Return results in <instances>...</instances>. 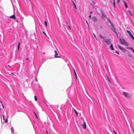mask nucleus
Masks as SVG:
<instances>
[{
    "mask_svg": "<svg viewBox=\"0 0 134 134\" xmlns=\"http://www.w3.org/2000/svg\"><path fill=\"white\" fill-rule=\"evenodd\" d=\"M99 36L100 38L103 40H102V42H105L108 45L110 44L111 43V39H105V37L101 34L99 35Z\"/></svg>",
    "mask_w": 134,
    "mask_h": 134,
    "instance_id": "f257e3e1",
    "label": "nucleus"
},
{
    "mask_svg": "<svg viewBox=\"0 0 134 134\" xmlns=\"http://www.w3.org/2000/svg\"><path fill=\"white\" fill-rule=\"evenodd\" d=\"M119 39L120 40V43L123 45H124L125 46H129V44L126 41L123 39H121L120 38Z\"/></svg>",
    "mask_w": 134,
    "mask_h": 134,
    "instance_id": "f03ea898",
    "label": "nucleus"
},
{
    "mask_svg": "<svg viewBox=\"0 0 134 134\" xmlns=\"http://www.w3.org/2000/svg\"><path fill=\"white\" fill-rule=\"evenodd\" d=\"M126 32L128 34L130 37L132 38V39L133 40L134 39V37L131 34V32L129 30H127Z\"/></svg>",
    "mask_w": 134,
    "mask_h": 134,
    "instance_id": "7ed1b4c3",
    "label": "nucleus"
},
{
    "mask_svg": "<svg viewBox=\"0 0 134 134\" xmlns=\"http://www.w3.org/2000/svg\"><path fill=\"white\" fill-rule=\"evenodd\" d=\"M123 94L125 96V97H129V98H130L131 97L129 96V93L125 92H123Z\"/></svg>",
    "mask_w": 134,
    "mask_h": 134,
    "instance_id": "20e7f679",
    "label": "nucleus"
},
{
    "mask_svg": "<svg viewBox=\"0 0 134 134\" xmlns=\"http://www.w3.org/2000/svg\"><path fill=\"white\" fill-rule=\"evenodd\" d=\"M118 47L123 52H125L126 51V50L125 48L122 47H121L119 45H118Z\"/></svg>",
    "mask_w": 134,
    "mask_h": 134,
    "instance_id": "39448f33",
    "label": "nucleus"
},
{
    "mask_svg": "<svg viewBox=\"0 0 134 134\" xmlns=\"http://www.w3.org/2000/svg\"><path fill=\"white\" fill-rule=\"evenodd\" d=\"M92 21L94 22H96L97 21V18L95 16H93L92 18Z\"/></svg>",
    "mask_w": 134,
    "mask_h": 134,
    "instance_id": "423d86ee",
    "label": "nucleus"
},
{
    "mask_svg": "<svg viewBox=\"0 0 134 134\" xmlns=\"http://www.w3.org/2000/svg\"><path fill=\"white\" fill-rule=\"evenodd\" d=\"M10 18L11 19H16V18L15 17V15L14 14H13V15L11 16H10Z\"/></svg>",
    "mask_w": 134,
    "mask_h": 134,
    "instance_id": "0eeeda50",
    "label": "nucleus"
},
{
    "mask_svg": "<svg viewBox=\"0 0 134 134\" xmlns=\"http://www.w3.org/2000/svg\"><path fill=\"white\" fill-rule=\"evenodd\" d=\"M110 48L112 50H114V49L113 48V45L112 43H111L110 44Z\"/></svg>",
    "mask_w": 134,
    "mask_h": 134,
    "instance_id": "6e6552de",
    "label": "nucleus"
},
{
    "mask_svg": "<svg viewBox=\"0 0 134 134\" xmlns=\"http://www.w3.org/2000/svg\"><path fill=\"white\" fill-rule=\"evenodd\" d=\"M123 2L125 5V8H127L128 6L126 2L124 0H123Z\"/></svg>",
    "mask_w": 134,
    "mask_h": 134,
    "instance_id": "1a4fd4ad",
    "label": "nucleus"
},
{
    "mask_svg": "<svg viewBox=\"0 0 134 134\" xmlns=\"http://www.w3.org/2000/svg\"><path fill=\"white\" fill-rule=\"evenodd\" d=\"M113 27V28L112 29V30L114 32H115L117 35H118V34L117 33L116 31H115L116 29H115L114 27Z\"/></svg>",
    "mask_w": 134,
    "mask_h": 134,
    "instance_id": "9d476101",
    "label": "nucleus"
},
{
    "mask_svg": "<svg viewBox=\"0 0 134 134\" xmlns=\"http://www.w3.org/2000/svg\"><path fill=\"white\" fill-rule=\"evenodd\" d=\"M74 71L75 75V77H76V80H77V74H76V72L75 71V69H74Z\"/></svg>",
    "mask_w": 134,
    "mask_h": 134,
    "instance_id": "9b49d317",
    "label": "nucleus"
},
{
    "mask_svg": "<svg viewBox=\"0 0 134 134\" xmlns=\"http://www.w3.org/2000/svg\"><path fill=\"white\" fill-rule=\"evenodd\" d=\"M102 14L103 18H106V15L105 14L103 13V12H102Z\"/></svg>",
    "mask_w": 134,
    "mask_h": 134,
    "instance_id": "f8f14e48",
    "label": "nucleus"
},
{
    "mask_svg": "<svg viewBox=\"0 0 134 134\" xmlns=\"http://www.w3.org/2000/svg\"><path fill=\"white\" fill-rule=\"evenodd\" d=\"M127 48L131 49L133 52L134 53V50L132 47H127Z\"/></svg>",
    "mask_w": 134,
    "mask_h": 134,
    "instance_id": "ddd939ff",
    "label": "nucleus"
},
{
    "mask_svg": "<svg viewBox=\"0 0 134 134\" xmlns=\"http://www.w3.org/2000/svg\"><path fill=\"white\" fill-rule=\"evenodd\" d=\"M54 52H55V55L54 56V57H56L57 56V55H58V53H57V51L55 50L54 51Z\"/></svg>",
    "mask_w": 134,
    "mask_h": 134,
    "instance_id": "4468645a",
    "label": "nucleus"
},
{
    "mask_svg": "<svg viewBox=\"0 0 134 134\" xmlns=\"http://www.w3.org/2000/svg\"><path fill=\"white\" fill-rule=\"evenodd\" d=\"M72 2L74 4V7H75V9H77V7H76V6L75 3L74 2V1H72Z\"/></svg>",
    "mask_w": 134,
    "mask_h": 134,
    "instance_id": "2eb2a0df",
    "label": "nucleus"
},
{
    "mask_svg": "<svg viewBox=\"0 0 134 134\" xmlns=\"http://www.w3.org/2000/svg\"><path fill=\"white\" fill-rule=\"evenodd\" d=\"M83 92L85 94V96L87 97V95L88 94H87V92L85 90V91H83Z\"/></svg>",
    "mask_w": 134,
    "mask_h": 134,
    "instance_id": "dca6fc26",
    "label": "nucleus"
},
{
    "mask_svg": "<svg viewBox=\"0 0 134 134\" xmlns=\"http://www.w3.org/2000/svg\"><path fill=\"white\" fill-rule=\"evenodd\" d=\"M74 110L75 114L77 116H78V112L77 111L75 110L74 108H73Z\"/></svg>",
    "mask_w": 134,
    "mask_h": 134,
    "instance_id": "f3484780",
    "label": "nucleus"
},
{
    "mask_svg": "<svg viewBox=\"0 0 134 134\" xmlns=\"http://www.w3.org/2000/svg\"><path fill=\"white\" fill-rule=\"evenodd\" d=\"M113 6H114V8H115V0H113Z\"/></svg>",
    "mask_w": 134,
    "mask_h": 134,
    "instance_id": "a211bd4d",
    "label": "nucleus"
},
{
    "mask_svg": "<svg viewBox=\"0 0 134 134\" xmlns=\"http://www.w3.org/2000/svg\"><path fill=\"white\" fill-rule=\"evenodd\" d=\"M20 45V43L19 42H18V50H19Z\"/></svg>",
    "mask_w": 134,
    "mask_h": 134,
    "instance_id": "6ab92c4d",
    "label": "nucleus"
},
{
    "mask_svg": "<svg viewBox=\"0 0 134 134\" xmlns=\"http://www.w3.org/2000/svg\"><path fill=\"white\" fill-rule=\"evenodd\" d=\"M44 23L45 25V26H46V27H47V21H44Z\"/></svg>",
    "mask_w": 134,
    "mask_h": 134,
    "instance_id": "aec40b11",
    "label": "nucleus"
},
{
    "mask_svg": "<svg viewBox=\"0 0 134 134\" xmlns=\"http://www.w3.org/2000/svg\"><path fill=\"white\" fill-rule=\"evenodd\" d=\"M34 98L35 100L36 101H37V98L36 96H34Z\"/></svg>",
    "mask_w": 134,
    "mask_h": 134,
    "instance_id": "412c9836",
    "label": "nucleus"
},
{
    "mask_svg": "<svg viewBox=\"0 0 134 134\" xmlns=\"http://www.w3.org/2000/svg\"><path fill=\"white\" fill-rule=\"evenodd\" d=\"M83 128L84 129H86V126H82Z\"/></svg>",
    "mask_w": 134,
    "mask_h": 134,
    "instance_id": "4be33fe9",
    "label": "nucleus"
},
{
    "mask_svg": "<svg viewBox=\"0 0 134 134\" xmlns=\"http://www.w3.org/2000/svg\"><path fill=\"white\" fill-rule=\"evenodd\" d=\"M107 77L108 80L109 81V82H110V79H109V77H108V76L107 75Z\"/></svg>",
    "mask_w": 134,
    "mask_h": 134,
    "instance_id": "5701e85b",
    "label": "nucleus"
},
{
    "mask_svg": "<svg viewBox=\"0 0 134 134\" xmlns=\"http://www.w3.org/2000/svg\"><path fill=\"white\" fill-rule=\"evenodd\" d=\"M128 12H129L130 14V15H131V16H132V14H131V11L130 10H129L128 11Z\"/></svg>",
    "mask_w": 134,
    "mask_h": 134,
    "instance_id": "b1692460",
    "label": "nucleus"
},
{
    "mask_svg": "<svg viewBox=\"0 0 134 134\" xmlns=\"http://www.w3.org/2000/svg\"><path fill=\"white\" fill-rule=\"evenodd\" d=\"M110 25L112 27H114V24L112 23H111Z\"/></svg>",
    "mask_w": 134,
    "mask_h": 134,
    "instance_id": "393cba45",
    "label": "nucleus"
},
{
    "mask_svg": "<svg viewBox=\"0 0 134 134\" xmlns=\"http://www.w3.org/2000/svg\"><path fill=\"white\" fill-rule=\"evenodd\" d=\"M93 34L94 35V36L95 38H96V40H97V39L96 38V36L95 35V34L94 33H93Z\"/></svg>",
    "mask_w": 134,
    "mask_h": 134,
    "instance_id": "a878e982",
    "label": "nucleus"
},
{
    "mask_svg": "<svg viewBox=\"0 0 134 134\" xmlns=\"http://www.w3.org/2000/svg\"><path fill=\"white\" fill-rule=\"evenodd\" d=\"M81 126H86V124L85 122H84V124L81 125Z\"/></svg>",
    "mask_w": 134,
    "mask_h": 134,
    "instance_id": "bb28decb",
    "label": "nucleus"
},
{
    "mask_svg": "<svg viewBox=\"0 0 134 134\" xmlns=\"http://www.w3.org/2000/svg\"><path fill=\"white\" fill-rule=\"evenodd\" d=\"M7 122H8V120H7V119H6L5 120V122L6 123H7Z\"/></svg>",
    "mask_w": 134,
    "mask_h": 134,
    "instance_id": "cd10ccee",
    "label": "nucleus"
},
{
    "mask_svg": "<svg viewBox=\"0 0 134 134\" xmlns=\"http://www.w3.org/2000/svg\"><path fill=\"white\" fill-rule=\"evenodd\" d=\"M120 0H117V3L118 4L120 2Z\"/></svg>",
    "mask_w": 134,
    "mask_h": 134,
    "instance_id": "c85d7f7f",
    "label": "nucleus"
},
{
    "mask_svg": "<svg viewBox=\"0 0 134 134\" xmlns=\"http://www.w3.org/2000/svg\"><path fill=\"white\" fill-rule=\"evenodd\" d=\"M11 129H12V132L13 133V127H12L11 128Z\"/></svg>",
    "mask_w": 134,
    "mask_h": 134,
    "instance_id": "c756f323",
    "label": "nucleus"
},
{
    "mask_svg": "<svg viewBox=\"0 0 134 134\" xmlns=\"http://www.w3.org/2000/svg\"><path fill=\"white\" fill-rule=\"evenodd\" d=\"M34 114L36 116V117L37 118V115L36 114V113L35 112H34Z\"/></svg>",
    "mask_w": 134,
    "mask_h": 134,
    "instance_id": "7c9ffc66",
    "label": "nucleus"
},
{
    "mask_svg": "<svg viewBox=\"0 0 134 134\" xmlns=\"http://www.w3.org/2000/svg\"><path fill=\"white\" fill-rule=\"evenodd\" d=\"M107 20H108V21L109 22V21H110V20L108 18H107Z\"/></svg>",
    "mask_w": 134,
    "mask_h": 134,
    "instance_id": "2f4dec72",
    "label": "nucleus"
},
{
    "mask_svg": "<svg viewBox=\"0 0 134 134\" xmlns=\"http://www.w3.org/2000/svg\"><path fill=\"white\" fill-rule=\"evenodd\" d=\"M89 18H90V19H91V14L89 16Z\"/></svg>",
    "mask_w": 134,
    "mask_h": 134,
    "instance_id": "473e14b6",
    "label": "nucleus"
},
{
    "mask_svg": "<svg viewBox=\"0 0 134 134\" xmlns=\"http://www.w3.org/2000/svg\"><path fill=\"white\" fill-rule=\"evenodd\" d=\"M116 52L118 54H119V52H118V51H116Z\"/></svg>",
    "mask_w": 134,
    "mask_h": 134,
    "instance_id": "72a5a7b5",
    "label": "nucleus"
},
{
    "mask_svg": "<svg viewBox=\"0 0 134 134\" xmlns=\"http://www.w3.org/2000/svg\"><path fill=\"white\" fill-rule=\"evenodd\" d=\"M43 33L46 36H47L46 35L44 31L43 32Z\"/></svg>",
    "mask_w": 134,
    "mask_h": 134,
    "instance_id": "f704fd0d",
    "label": "nucleus"
},
{
    "mask_svg": "<svg viewBox=\"0 0 134 134\" xmlns=\"http://www.w3.org/2000/svg\"><path fill=\"white\" fill-rule=\"evenodd\" d=\"M2 116H3V120H4V119H5V118H4V116L3 115H2Z\"/></svg>",
    "mask_w": 134,
    "mask_h": 134,
    "instance_id": "c9c22d12",
    "label": "nucleus"
},
{
    "mask_svg": "<svg viewBox=\"0 0 134 134\" xmlns=\"http://www.w3.org/2000/svg\"><path fill=\"white\" fill-rule=\"evenodd\" d=\"M86 23L88 25V26H89L88 24V23L87 20L86 21Z\"/></svg>",
    "mask_w": 134,
    "mask_h": 134,
    "instance_id": "e433bc0d",
    "label": "nucleus"
},
{
    "mask_svg": "<svg viewBox=\"0 0 134 134\" xmlns=\"http://www.w3.org/2000/svg\"><path fill=\"white\" fill-rule=\"evenodd\" d=\"M56 58H60L61 57L59 56H57Z\"/></svg>",
    "mask_w": 134,
    "mask_h": 134,
    "instance_id": "4c0bfd02",
    "label": "nucleus"
},
{
    "mask_svg": "<svg viewBox=\"0 0 134 134\" xmlns=\"http://www.w3.org/2000/svg\"><path fill=\"white\" fill-rule=\"evenodd\" d=\"M113 131L114 132V133L116 134H117V133H116V132L115 131V130H114Z\"/></svg>",
    "mask_w": 134,
    "mask_h": 134,
    "instance_id": "58836bf2",
    "label": "nucleus"
},
{
    "mask_svg": "<svg viewBox=\"0 0 134 134\" xmlns=\"http://www.w3.org/2000/svg\"><path fill=\"white\" fill-rule=\"evenodd\" d=\"M2 106L3 108H4V105L3 104H2Z\"/></svg>",
    "mask_w": 134,
    "mask_h": 134,
    "instance_id": "ea45409f",
    "label": "nucleus"
},
{
    "mask_svg": "<svg viewBox=\"0 0 134 134\" xmlns=\"http://www.w3.org/2000/svg\"><path fill=\"white\" fill-rule=\"evenodd\" d=\"M66 24L67 25H68V22L67 21H66Z\"/></svg>",
    "mask_w": 134,
    "mask_h": 134,
    "instance_id": "a19ab883",
    "label": "nucleus"
},
{
    "mask_svg": "<svg viewBox=\"0 0 134 134\" xmlns=\"http://www.w3.org/2000/svg\"><path fill=\"white\" fill-rule=\"evenodd\" d=\"M69 26V29H70H70H71V28H70V26L69 25V26Z\"/></svg>",
    "mask_w": 134,
    "mask_h": 134,
    "instance_id": "79ce46f5",
    "label": "nucleus"
},
{
    "mask_svg": "<svg viewBox=\"0 0 134 134\" xmlns=\"http://www.w3.org/2000/svg\"><path fill=\"white\" fill-rule=\"evenodd\" d=\"M109 22L110 23V24L112 23L111 21H109Z\"/></svg>",
    "mask_w": 134,
    "mask_h": 134,
    "instance_id": "37998d69",
    "label": "nucleus"
},
{
    "mask_svg": "<svg viewBox=\"0 0 134 134\" xmlns=\"http://www.w3.org/2000/svg\"><path fill=\"white\" fill-rule=\"evenodd\" d=\"M26 60H28L29 58H26Z\"/></svg>",
    "mask_w": 134,
    "mask_h": 134,
    "instance_id": "c03bdc74",
    "label": "nucleus"
},
{
    "mask_svg": "<svg viewBox=\"0 0 134 134\" xmlns=\"http://www.w3.org/2000/svg\"><path fill=\"white\" fill-rule=\"evenodd\" d=\"M46 132H47V134H49V133H48V132H47V130H46Z\"/></svg>",
    "mask_w": 134,
    "mask_h": 134,
    "instance_id": "a18cd8bd",
    "label": "nucleus"
},
{
    "mask_svg": "<svg viewBox=\"0 0 134 134\" xmlns=\"http://www.w3.org/2000/svg\"><path fill=\"white\" fill-rule=\"evenodd\" d=\"M92 13V11H91V12H90V13L91 14V13Z\"/></svg>",
    "mask_w": 134,
    "mask_h": 134,
    "instance_id": "49530a36",
    "label": "nucleus"
},
{
    "mask_svg": "<svg viewBox=\"0 0 134 134\" xmlns=\"http://www.w3.org/2000/svg\"><path fill=\"white\" fill-rule=\"evenodd\" d=\"M11 74H13V75H14V74H13L12 72L11 73Z\"/></svg>",
    "mask_w": 134,
    "mask_h": 134,
    "instance_id": "de8ad7c7",
    "label": "nucleus"
},
{
    "mask_svg": "<svg viewBox=\"0 0 134 134\" xmlns=\"http://www.w3.org/2000/svg\"><path fill=\"white\" fill-rule=\"evenodd\" d=\"M8 66H9V67H10V66L9 65H8Z\"/></svg>",
    "mask_w": 134,
    "mask_h": 134,
    "instance_id": "09e8293b",
    "label": "nucleus"
},
{
    "mask_svg": "<svg viewBox=\"0 0 134 134\" xmlns=\"http://www.w3.org/2000/svg\"><path fill=\"white\" fill-rule=\"evenodd\" d=\"M0 102L1 103H2V102L1 101H0Z\"/></svg>",
    "mask_w": 134,
    "mask_h": 134,
    "instance_id": "8fccbe9b",
    "label": "nucleus"
}]
</instances>
